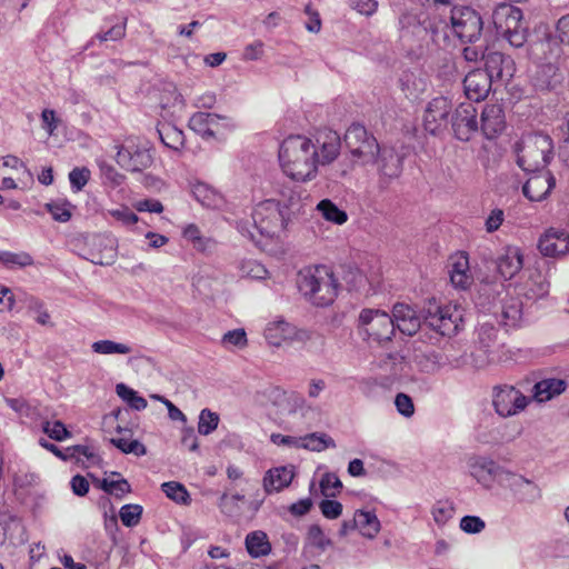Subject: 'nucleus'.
<instances>
[{
    "label": "nucleus",
    "instance_id": "f8f14e48",
    "mask_svg": "<svg viewBox=\"0 0 569 569\" xmlns=\"http://www.w3.org/2000/svg\"><path fill=\"white\" fill-rule=\"evenodd\" d=\"M530 400L513 386L503 385L493 388L492 405L500 417L508 418L518 415L526 409Z\"/></svg>",
    "mask_w": 569,
    "mask_h": 569
},
{
    "label": "nucleus",
    "instance_id": "680f3d73",
    "mask_svg": "<svg viewBox=\"0 0 569 569\" xmlns=\"http://www.w3.org/2000/svg\"><path fill=\"white\" fill-rule=\"evenodd\" d=\"M319 508L327 519H337L342 513V505L337 500L323 499L319 503Z\"/></svg>",
    "mask_w": 569,
    "mask_h": 569
},
{
    "label": "nucleus",
    "instance_id": "864d4df0",
    "mask_svg": "<svg viewBox=\"0 0 569 569\" xmlns=\"http://www.w3.org/2000/svg\"><path fill=\"white\" fill-rule=\"evenodd\" d=\"M433 520L437 525L443 526L446 525L455 513V507L453 503L446 500V501H438L431 510Z\"/></svg>",
    "mask_w": 569,
    "mask_h": 569
},
{
    "label": "nucleus",
    "instance_id": "f257e3e1",
    "mask_svg": "<svg viewBox=\"0 0 569 569\" xmlns=\"http://www.w3.org/2000/svg\"><path fill=\"white\" fill-rule=\"evenodd\" d=\"M392 322L406 336L416 335L421 326L441 336H455L463 326V309L457 305H440L436 299L429 300L417 315L410 306L396 303L392 308Z\"/></svg>",
    "mask_w": 569,
    "mask_h": 569
},
{
    "label": "nucleus",
    "instance_id": "c03bdc74",
    "mask_svg": "<svg viewBox=\"0 0 569 569\" xmlns=\"http://www.w3.org/2000/svg\"><path fill=\"white\" fill-rule=\"evenodd\" d=\"M110 442L126 455L132 453L137 457H141L147 453L146 446L136 439L132 440L123 436L111 438Z\"/></svg>",
    "mask_w": 569,
    "mask_h": 569
},
{
    "label": "nucleus",
    "instance_id": "39448f33",
    "mask_svg": "<svg viewBox=\"0 0 569 569\" xmlns=\"http://www.w3.org/2000/svg\"><path fill=\"white\" fill-rule=\"evenodd\" d=\"M539 46L543 51L546 62L537 67L535 73L531 76V83L536 91H551L562 81V76L556 62L562 49L560 44L551 38H546Z\"/></svg>",
    "mask_w": 569,
    "mask_h": 569
},
{
    "label": "nucleus",
    "instance_id": "c85d7f7f",
    "mask_svg": "<svg viewBox=\"0 0 569 569\" xmlns=\"http://www.w3.org/2000/svg\"><path fill=\"white\" fill-rule=\"evenodd\" d=\"M506 126L505 112L500 104H487L481 112V130L487 139H493Z\"/></svg>",
    "mask_w": 569,
    "mask_h": 569
},
{
    "label": "nucleus",
    "instance_id": "412c9836",
    "mask_svg": "<svg viewBox=\"0 0 569 569\" xmlns=\"http://www.w3.org/2000/svg\"><path fill=\"white\" fill-rule=\"evenodd\" d=\"M485 69L488 77L495 81H508L512 78L515 71L513 60L501 52L492 51L483 56Z\"/></svg>",
    "mask_w": 569,
    "mask_h": 569
},
{
    "label": "nucleus",
    "instance_id": "e433bc0d",
    "mask_svg": "<svg viewBox=\"0 0 569 569\" xmlns=\"http://www.w3.org/2000/svg\"><path fill=\"white\" fill-rule=\"evenodd\" d=\"M300 439L301 442L299 445V448L312 451H322L327 448L336 447L335 440L323 432H312L303 437H300Z\"/></svg>",
    "mask_w": 569,
    "mask_h": 569
},
{
    "label": "nucleus",
    "instance_id": "cd10ccee",
    "mask_svg": "<svg viewBox=\"0 0 569 569\" xmlns=\"http://www.w3.org/2000/svg\"><path fill=\"white\" fill-rule=\"evenodd\" d=\"M550 283L539 270H533L528 279L518 288V297L522 296L527 301L536 302L549 293Z\"/></svg>",
    "mask_w": 569,
    "mask_h": 569
},
{
    "label": "nucleus",
    "instance_id": "423d86ee",
    "mask_svg": "<svg viewBox=\"0 0 569 569\" xmlns=\"http://www.w3.org/2000/svg\"><path fill=\"white\" fill-rule=\"evenodd\" d=\"M253 228L268 238L278 236L289 221L288 209L281 207V201L267 199L258 203L252 211Z\"/></svg>",
    "mask_w": 569,
    "mask_h": 569
},
{
    "label": "nucleus",
    "instance_id": "603ef678",
    "mask_svg": "<svg viewBox=\"0 0 569 569\" xmlns=\"http://www.w3.org/2000/svg\"><path fill=\"white\" fill-rule=\"evenodd\" d=\"M498 330L490 323H482L478 329V342L485 352H489L495 346Z\"/></svg>",
    "mask_w": 569,
    "mask_h": 569
},
{
    "label": "nucleus",
    "instance_id": "774afa93",
    "mask_svg": "<svg viewBox=\"0 0 569 569\" xmlns=\"http://www.w3.org/2000/svg\"><path fill=\"white\" fill-rule=\"evenodd\" d=\"M557 37L561 43L569 46V14L562 16L556 24Z\"/></svg>",
    "mask_w": 569,
    "mask_h": 569
},
{
    "label": "nucleus",
    "instance_id": "ea45409f",
    "mask_svg": "<svg viewBox=\"0 0 569 569\" xmlns=\"http://www.w3.org/2000/svg\"><path fill=\"white\" fill-rule=\"evenodd\" d=\"M33 258L26 251H0V263L6 268H26L33 264Z\"/></svg>",
    "mask_w": 569,
    "mask_h": 569
},
{
    "label": "nucleus",
    "instance_id": "4d7b16f0",
    "mask_svg": "<svg viewBox=\"0 0 569 569\" xmlns=\"http://www.w3.org/2000/svg\"><path fill=\"white\" fill-rule=\"evenodd\" d=\"M90 179V170L86 167L73 168L69 173V181L72 190L80 191Z\"/></svg>",
    "mask_w": 569,
    "mask_h": 569
},
{
    "label": "nucleus",
    "instance_id": "f3484780",
    "mask_svg": "<svg viewBox=\"0 0 569 569\" xmlns=\"http://www.w3.org/2000/svg\"><path fill=\"white\" fill-rule=\"evenodd\" d=\"M455 137L460 141H469L478 130L477 109L471 102L460 103L451 118Z\"/></svg>",
    "mask_w": 569,
    "mask_h": 569
},
{
    "label": "nucleus",
    "instance_id": "6e6552de",
    "mask_svg": "<svg viewBox=\"0 0 569 569\" xmlns=\"http://www.w3.org/2000/svg\"><path fill=\"white\" fill-rule=\"evenodd\" d=\"M406 154L393 147L378 146L373 162L378 171V188L387 189L390 183L399 179L403 171Z\"/></svg>",
    "mask_w": 569,
    "mask_h": 569
},
{
    "label": "nucleus",
    "instance_id": "dca6fc26",
    "mask_svg": "<svg viewBox=\"0 0 569 569\" xmlns=\"http://www.w3.org/2000/svg\"><path fill=\"white\" fill-rule=\"evenodd\" d=\"M508 472L509 470L487 457H477L470 462L471 476L487 489L491 488L493 482L502 486Z\"/></svg>",
    "mask_w": 569,
    "mask_h": 569
},
{
    "label": "nucleus",
    "instance_id": "b1692460",
    "mask_svg": "<svg viewBox=\"0 0 569 569\" xmlns=\"http://www.w3.org/2000/svg\"><path fill=\"white\" fill-rule=\"evenodd\" d=\"M522 11L510 4H500L492 12V22L499 37L521 27Z\"/></svg>",
    "mask_w": 569,
    "mask_h": 569
},
{
    "label": "nucleus",
    "instance_id": "7c9ffc66",
    "mask_svg": "<svg viewBox=\"0 0 569 569\" xmlns=\"http://www.w3.org/2000/svg\"><path fill=\"white\" fill-rule=\"evenodd\" d=\"M292 479L293 472L287 467L270 469L263 477L264 491L268 495L272 492H279L283 488L288 487Z\"/></svg>",
    "mask_w": 569,
    "mask_h": 569
},
{
    "label": "nucleus",
    "instance_id": "5701e85b",
    "mask_svg": "<svg viewBox=\"0 0 569 569\" xmlns=\"http://www.w3.org/2000/svg\"><path fill=\"white\" fill-rule=\"evenodd\" d=\"M499 323L508 327H518L523 318V303L518 296L506 295L500 301V307L493 312Z\"/></svg>",
    "mask_w": 569,
    "mask_h": 569
},
{
    "label": "nucleus",
    "instance_id": "20e7f679",
    "mask_svg": "<svg viewBox=\"0 0 569 569\" xmlns=\"http://www.w3.org/2000/svg\"><path fill=\"white\" fill-rule=\"evenodd\" d=\"M518 166L526 172L546 170L553 158L552 139L542 132L526 134L516 143Z\"/></svg>",
    "mask_w": 569,
    "mask_h": 569
},
{
    "label": "nucleus",
    "instance_id": "aec40b11",
    "mask_svg": "<svg viewBox=\"0 0 569 569\" xmlns=\"http://www.w3.org/2000/svg\"><path fill=\"white\" fill-rule=\"evenodd\" d=\"M538 249L545 257H560L569 252V232L550 228L539 238Z\"/></svg>",
    "mask_w": 569,
    "mask_h": 569
},
{
    "label": "nucleus",
    "instance_id": "c9c22d12",
    "mask_svg": "<svg viewBox=\"0 0 569 569\" xmlns=\"http://www.w3.org/2000/svg\"><path fill=\"white\" fill-rule=\"evenodd\" d=\"M246 548L253 558L266 556L271 551V545L263 531H253L246 537Z\"/></svg>",
    "mask_w": 569,
    "mask_h": 569
},
{
    "label": "nucleus",
    "instance_id": "72a5a7b5",
    "mask_svg": "<svg viewBox=\"0 0 569 569\" xmlns=\"http://www.w3.org/2000/svg\"><path fill=\"white\" fill-rule=\"evenodd\" d=\"M357 529L367 538H375L380 530V521L372 511L357 510L355 512Z\"/></svg>",
    "mask_w": 569,
    "mask_h": 569
},
{
    "label": "nucleus",
    "instance_id": "ddd939ff",
    "mask_svg": "<svg viewBox=\"0 0 569 569\" xmlns=\"http://www.w3.org/2000/svg\"><path fill=\"white\" fill-rule=\"evenodd\" d=\"M399 31L402 38L423 40L429 34L433 39L438 28L426 12L407 10L399 17Z\"/></svg>",
    "mask_w": 569,
    "mask_h": 569
},
{
    "label": "nucleus",
    "instance_id": "f03ea898",
    "mask_svg": "<svg viewBox=\"0 0 569 569\" xmlns=\"http://www.w3.org/2000/svg\"><path fill=\"white\" fill-rule=\"evenodd\" d=\"M279 161L283 172L296 181H308L318 171L316 144L303 136H289L279 148Z\"/></svg>",
    "mask_w": 569,
    "mask_h": 569
},
{
    "label": "nucleus",
    "instance_id": "8fccbe9b",
    "mask_svg": "<svg viewBox=\"0 0 569 569\" xmlns=\"http://www.w3.org/2000/svg\"><path fill=\"white\" fill-rule=\"evenodd\" d=\"M126 26L127 18H123L122 22L112 24L108 30L98 32L90 41V44L94 42V40L102 41H118L124 38L126 36Z\"/></svg>",
    "mask_w": 569,
    "mask_h": 569
},
{
    "label": "nucleus",
    "instance_id": "e2e57ef3",
    "mask_svg": "<svg viewBox=\"0 0 569 569\" xmlns=\"http://www.w3.org/2000/svg\"><path fill=\"white\" fill-rule=\"evenodd\" d=\"M224 346L242 348L247 345V335L243 329H234L226 332L221 340Z\"/></svg>",
    "mask_w": 569,
    "mask_h": 569
},
{
    "label": "nucleus",
    "instance_id": "4c0bfd02",
    "mask_svg": "<svg viewBox=\"0 0 569 569\" xmlns=\"http://www.w3.org/2000/svg\"><path fill=\"white\" fill-rule=\"evenodd\" d=\"M442 356L436 350H428L415 355L413 361L420 371L433 373L441 367Z\"/></svg>",
    "mask_w": 569,
    "mask_h": 569
},
{
    "label": "nucleus",
    "instance_id": "2f4dec72",
    "mask_svg": "<svg viewBox=\"0 0 569 569\" xmlns=\"http://www.w3.org/2000/svg\"><path fill=\"white\" fill-rule=\"evenodd\" d=\"M567 383L562 379L549 378L535 383L532 398L538 402H545L562 393L566 390Z\"/></svg>",
    "mask_w": 569,
    "mask_h": 569
},
{
    "label": "nucleus",
    "instance_id": "2eb2a0df",
    "mask_svg": "<svg viewBox=\"0 0 569 569\" xmlns=\"http://www.w3.org/2000/svg\"><path fill=\"white\" fill-rule=\"evenodd\" d=\"M189 127L201 137L209 138L221 133V129H233L234 124L227 116L198 111L189 119Z\"/></svg>",
    "mask_w": 569,
    "mask_h": 569
},
{
    "label": "nucleus",
    "instance_id": "09e8293b",
    "mask_svg": "<svg viewBox=\"0 0 569 569\" xmlns=\"http://www.w3.org/2000/svg\"><path fill=\"white\" fill-rule=\"evenodd\" d=\"M143 512V508L140 505L129 503L124 505L120 508L119 517L123 526L128 528L136 527L140 520Z\"/></svg>",
    "mask_w": 569,
    "mask_h": 569
},
{
    "label": "nucleus",
    "instance_id": "473e14b6",
    "mask_svg": "<svg viewBox=\"0 0 569 569\" xmlns=\"http://www.w3.org/2000/svg\"><path fill=\"white\" fill-rule=\"evenodd\" d=\"M194 199L206 208L216 209L222 204V197L216 190L203 182L192 186Z\"/></svg>",
    "mask_w": 569,
    "mask_h": 569
},
{
    "label": "nucleus",
    "instance_id": "0e129e2a",
    "mask_svg": "<svg viewBox=\"0 0 569 569\" xmlns=\"http://www.w3.org/2000/svg\"><path fill=\"white\" fill-rule=\"evenodd\" d=\"M99 168L101 176L106 180L110 181L112 184L120 186L123 182L124 176L118 172V170L113 166L106 162H101L99 164Z\"/></svg>",
    "mask_w": 569,
    "mask_h": 569
},
{
    "label": "nucleus",
    "instance_id": "a18cd8bd",
    "mask_svg": "<svg viewBox=\"0 0 569 569\" xmlns=\"http://www.w3.org/2000/svg\"><path fill=\"white\" fill-rule=\"evenodd\" d=\"M162 491L166 496L177 503L188 505L190 502V495L183 485L177 481H168L161 485Z\"/></svg>",
    "mask_w": 569,
    "mask_h": 569
},
{
    "label": "nucleus",
    "instance_id": "79ce46f5",
    "mask_svg": "<svg viewBox=\"0 0 569 569\" xmlns=\"http://www.w3.org/2000/svg\"><path fill=\"white\" fill-rule=\"evenodd\" d=\"M99 488L106 493L114 496L117 499H122L127 493L131 492V485L124 478L116 480L103 478L99 481Z\"/></svg>",
    "mask_w": 569,
    "mask_h": 569
},
{
    "label": "nucleus",
    "instance_id": "9b49d317",
    "mask_svg": "<svg viewBox=\"0 0 569 569\" xmlns=\"http://www.w3.org/2000/svg\"><path fill=\"white\" fill-rule=\"evenodd\" d=\"M359 327L376 341H390L395 333L392 316L380 309H363L359 315Z\"/></svg>",
    "mask_w": 569,
    "mask_h": 569
},
{
    "label": "nucleus",
    "instance_id": "49530a36",
    "mask_svg": "<svg viewBox=\"0 0 569 569\" xmlns=\"http://www.w3.org/2000/svg\"><path fill=\"white\" fill-rule=\"evenodd\" d=\"M219 415L204 408L200 411L198 421V432L203 436L212 433L219 425Z\"/></svg>",
    "mask_w": 569,
    "mask_h": 569
},
{
    "label": "nucleus",
    "instance_id": "7ed1b4c3",
    "mask_svg": "<svg viewBox=\"0 0 569 569\" xmlns=\"http://www.w3.org/2000/svg\"><path fill=\"white\" fill-rule=\"evenodd\" d=\"M297 286L300 293L317 307L330 306L339 289L338 279L327 266L309 267L299 271Z\"/></svg>",
    "mask_w": 569,
    "mask_h": 569
},
{
    "label": "nucleus",
    "instance_id": "69168bd1",
    "mask_svg": "<svg viewBox=\"0 0 569 569\" xmlns=\"http://www.w3.org/2000/svg\"><path fill=\"white\" fill-rule=\"evenodd\" d=\"M110 214L114 219H117L118 221H121L126 226L134 224L139 220L138 216L127 207L112 210V211H110Z\"/></svg>",
    "mask_w": 569,
    "mask_h": 569
},
{
    "label": "nucleus",
    "instance_id": "58836bf2",
    "mask_svg": "<svg viewBox=\"0 0 569 569\" xmlns=\"http://www.w3.org/2000/svg\"><path fill=\"white\" fill-rule=\"evenodd\" d=\"M317 210L327 221L333 222L336 224H343L348 220L347 212L340 209L330 199L321 200L317 204Z\"/></svg>",
    "mask_w": 569,
    "mask_h": 569
},
{
    "label": "nucleus",
    "instance_id": "37998d69",
    "mask_svg": "<svg viewBox=\"0 0 569 569\" xmlns=\"http://www.w3.org/2000/svg\"><path fill=\"white\" fill-rule=\"evenodd\" d=\"M116 392L123 401L130 406V408L134 410L141 411L148 406V402L143 397L139 396L136 390L124 383H118L116 386Z\"/></svg>",
    "mask_w": 569,
    "mask_h": 569
},
{
    "label": "nucleus",
    "instance_id": "6e6d98bb",
    "mask_svg": "<svg viewBox=\"0 0 569 569\" xmlns=\"http://www.w3.org/2000/svg\"><path fill=\"white\" fill-rule=\"evenodd\" d=\"M342 279L349 286V289H357L365 280L361 271L351 263L340 266Z\"/></svg>",
    "mask_w": 569,
    "mask_h": 569
},
{
    "label": "nucleus",
    "instance_id": "338daca9",
    "mask_svg": "<svg viewBox=\"0 0 569 569\" xmlns=\"http://www.w3.org/2000/svg\"><path fill=\"white\" fill-rule=\"evenodd\" d=\"M501 37L505 38L512 47L520 48L527 40V32L526 29L521 26L515 31H510Z\"/></svg>",
    "mask_w": 569,
    "mask_h": 569
},
{
    "label": "nucleus",
    "instance_id": "bf43d9fd",
    "mask_svg": "<svg viewBox=\"0 0 569 569\" xmlns=\"http://www.w3.org/2000/svg\"><path fill=\"white\" fill-rule=\"evenodd\" d=\"M485 528V521L478 516H465L460 520V529L466 533H480Z\"/></svg>",
    "mask_w": 569,
    "mask_h": 569
},
{
    "label": "nucleus",
    "instance_id": "052dcab7",
    "mask_svg": "<svg viewBox=\"0 0 569 569\" xmlns=\"http://www.w3.org/2000/svg\"><path fill=\"white\" fill-rule=\"evenodd\" d=\"M395 406L397 411L406 418H410L415 413L413 401L407 393L399 392L395 398Z\"/></svg>",
    "mask_w": 569,
    "mask_h": 569
},
{
    "label": "nucleus",
    "instance_id": "f704fd0d",
    "mask_svg": "<svg viewBox=\"0 0 569 569\" xmlns=\"http://www.w3.org/2000/svg\"><path fill=\"white\" fill-rule=\"evenodd\" d=\"M295 328L287 321L280 320L269 323L264 330V337L272 346H280L282 341L291 339Z\"/></svg>",
    "mask_w": 569,
    "mask_h": 569
},
{
    "label": "nucleus",
    "instance_id": "1a4fd4ad",
    "mask_svg": "<svg viewBox=\"0 0 569 569\" xmlns=\"http://www.w3.org/2000/svg\"><path fill=\"white\" fill-rule=\"evenodd\" d=\"M118 242L114 237L107 233H94L86 238L80 256L99 266H110L117 258Z\"/></svg>",
    "mask_w": 569,
    "mask_h": 569
},
{
    "label": "nucleus",
    "instance_id": "de8ad7c7",
    "mask_svg": "<svg viewBox=\"0 0 569 569\" xmlns=\"http://www.w3.org/2000/svg\"><path fill=\"white\" fill-rule=\"evenodd\" d=\"M92 351L100 355L121 353L127 355L131 352V347L124 343L116 342L112 340H99L92 343Z\"/></svg>",
    "mask_w": 569,
    "mask_h": 569
},
{
    "label": "nucleus",
    "instance_id": "13d9d810",
    "mask_svg": "<svg viewBox=\"0 0 569 569\" xmlns=\"http://www.w3.org/2000/svg\"><path fill=\"white\" fill-rule=\"evenodd\" d=\"M308 537L311 543L321 551H325L329 546L332 545L331 540L325 535L318 525L310 526L308 530Z\"/></svg>",
    "mask_w": 569,
    "mask_h": 569
},
{
    "label": "nucleus",
    "instance_id": "a19ab883",
    "mask_svg": "<svg viewBox=\"0 0 569 569\" xmlns=\"http://www.w3.org/2000/svg\"><path fill=\"white\" fill-rule=\"evenodd\" d=\"M161 142L174 150L178 151L183 147L184 136L183 132L176 127L163 126L161 129L157 130Z\"/></svg>",
    "mask_w": 569,
    "mask_h": 569
},
{
    "label": "nucleus",
    "instance_id": "6ab92c4d",
    "mask_svg": "<svg viewBox=\"0 0 569 569\" xmlns=\"http://www.w3.org/2000/svg\"><path fill=\"white\" fill-rule=\"evenodd\" d=\"M452 109L451 101L446 97L433 98L427 106L423 121L425 128L432 134H436L448 123V116Z\"/></svg>",
    "mask_w": 569,
    "mask_h": 569
},
{
    "label": "nucleus",
    "instance_id": "a211bd4d",
    "mask_svg": "<svg viewBox=\"0 0 569 569\" xmlns=\"http://www.w3.org/2000/svg\"><path fill=\"white\" fill-rule=\"evenodd\" d=\"M502 486L508 488L520 503L531 505L541 498V489L537 483L511 471L508 472Z\"/></svg>",
    "mask_w": 569,
    "mask_h": 569
},
{
    "label": "nucleus",
    "instance_id": "a878e982",
    "mask_svg": "<svg viewBox=\"0 0 569 569\" xmlns=\"http://www.w3.org/2000/svg\"><path fill=\"white\" fill-rule=\"evenodd\" d=\"M492 83L493 81L488 77L487 72L481 69L472 70L463 80L466 97L470 101H481L487 98Z\"/></svg>",
    "mask_w": 569,
    "mask_h": 569
},
{
    "label": "nucleus",
    "instance_id": "bb28decb",
    "mask_svg": "<svg viewBox=\"0 0 569 569\" xmlns=\"http://www.w3.org/2000/svg\"><path fill=\"white\" fill-rule=\"evenodd\" d=\"M497 270L505 279H511L523 267V254L517 246H507L498 256Z\"/></svg>",
    "mask_w": 569,
    "mask_h": 569
},
{
    "label": "nucleus",
    "instance_id": "c756f323",
    "mask_svg": "<svg viewBox=\"0 0 569 569\" xmlns=\"http://www.w3.org/2000/svg\"><path fill=\"white\" fill-rule=\"evenodd\" d=\"M449 276L456 288L467 289L472 283L467 254L461 253L451 258Z\"/></svg>",
    "mask_w": 569,
    "mask_h": 569
},
{
    "label": "nucleus",
    "instance_id": "393cba45",
    "mask_svg": "<svg viewBox=\"0 0 569 569\" xmlns=\"http://www.w3.org/2000/svg\"><path fill=\"white\" fill-rule=\"evenodd\" d=\"M318 151V164H329L340 153L341 139L338 132L333 130H323L317 134L316 142Z\"/></svg>",
    "mask_w": 569,
    "mask_h": 569
},
{
    "label": "nucleus",
    "instance_id": "4be33fe9",
    "mask_svg": "<svg viewBox=\"0 0 569 569\" xmlns=\"http://www.w3.org/2000/svg\"><path fill=\"white\" fill-rule=\"evenodd\" d=\"M532 173L522 186V193L530 201H542L556 186V179L549 170Z\"/></svg>",
    "mask_w": 569,
    "mask_h": 569
},
{
    "label": "nucleus",
    "instance_id": "0eeeda50",
    "mask_svg": "<svg viewBox=\"0 0 569 569\" xmlns=\"http://www.w3.org/2000/svg\"><path fill=\"white\" fill-rule=\"evenodd\" d=\"M450 23L455 36L463 43L477 42L483 30L480 13L469 6H453L450 12Z\"/></svg>",
    "mask_w": 569,
    "mask_h": 569
},
{
    "label": "nucleus",
    "instance_id": "3c124183",
    "mask_svg": "<svg viewBox=\"0 0 569 569\" xmlns=\"http://www.w3.org/2000/svg\"><path fill=\"white\" fill-rule=\"evenodd\" d=\"M42 431L48 435L49 438L56 441H63L71 437V432L67 429L66 425L56 420L53 422L43 421Z\"/></svg>",
    "mask_w": 569,
    "mask_h": 569
},
{
    "label": "nucleus",
    "instance_id": "5fc2aeb1",
    "mask_svg": "<svg viewBox=\"0 0 569 569\" xmlns=\"http://www.w3.org/2000/svg\"><path fill=\"white\" fill-rule=\"evenodd\" d=\"M342 489V482L333 472H326L320 480V490L325 497H336Z\"/></svg>",
    "mask_w": 569,
    "mask_h": 569
},
{
    "label": "nucleus",
    "instance_id": "9d476101",
    "mask_svg": "<svg viewBox=\"0 0 569 569\" xmlns=\"http://www.w3.org/2000/svg\"><path fill=\"white\" fill-rule=\"evenodd\" d=\"M343 140L352 157L360 159L363 163L373 160L379 143L362 124L352 123L347 129Z\"/></svg>",
    "mask_w": 569,
    "mask_h": 569
},
{
    "label": "nucleus",
    "instance_id": "4468645a",
    "mask_svg": "<svg viewBox=\"0 0 569 569\" xmlns=\"http://www.w3.org/2000/svg\"><path fill=\"white\" fill-rule=\"evenodd\" d=\"M117 163L124 170L141 172L153 163L150 148L129 141L118 148Z\"/></svg>",
    "mask_w": 569,
    "mask_h": 569
}]
</instances>
